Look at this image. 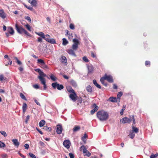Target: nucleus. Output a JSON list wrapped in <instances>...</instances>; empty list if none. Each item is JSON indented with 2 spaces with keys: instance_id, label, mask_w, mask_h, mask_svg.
I'll return each instance as SVG.
<instances>
[{
  "instance_id": "nucleus-16",
  "label": "nucleus",
  "mask_w": 158,
  "mask_h": 158,
  "mask_svg": "<svg viewBox=\"0 0 158 158\" xmlns=\"http://www.w3.org/2000/svg\"><path fill=\"white\" fill-rule=\"evenodd\" d=\"M86 89L87 92L91 94L92 92V88L91 86L89 85L86 87Z\"/></svg>"
},
{
  "instance_id": "nucleus-62",
  "label": "nucleus",
  "mask_w": 158,
  "mask_h": 158,
  "mask_svg": "<svg viewBox=\"0 0 158 158\" xmlns=\"http://www.w3.org/2000/svg\"><path fill=\"white\" fill-rule=\"evenodd\" d=\"M125 109L123 108V109H122V110H121L120 111V112L121 115H123V112L124 111V110Z\"/></svg>"
},
{
  "instance_id": "nucleus-29",
  "label": "nucleus",
  "mask_w": 158,
  "mask_h": 158,
  "mask_svg": "<svg viewBox=\"0 0 158 158\" xmlns=\"http://www.w3.org/2000/svg\"><path fill=\"white\" fill-rule=\"evenodd\" d=\"M63 40V43L62 44L64 45H67L68 43V41L65 38H63L62 39Z\"/></svg>"
},
{
  "instance_id": "nucleus-50",
  "label": "nucleus",
  "mask_w": 158,
  "mask_h": 158,
  "mask_svg": "<svg viewBox=\"0 0 158 158\" xmlns=\"http://www.w3.org/2000/svg\"><path fill=\"white\" fill-rule=\"evenodd\" d=\"M33 86L34 88L36 89H38L39 88V85L37 84L34 85H33Z\"/></svg>"
},
{
  "instance_id": "nucleus-20",
  "label": "nucleus",
  "mask_w": 158,
  "mask_h": 158,
  "mask_svg": "<svg viewBox=\"0 0 158 158\" xmlns=\"http://www.w3.org/2000/svg\"><path fill=\"white\" fill-rule=\"evenodd\" d=\"M117 98L113 97H111L109 98L108 100L112 102H117Z\"/></svg>"
},
{
  "instance_id": "nucleus-6",
  "label": "nucleus",
  "mask_w": 158,
  "mask_h": 158,
  "mask_svg": "<svg viewBox=\"0 0 158 158\" xmlns=\"http://www.w3.org/2000/svg\"><path fill=\"white\" fill-rule=\"evenodd\" d=\"M15 27L17 31L19 34H22L25 31V29L23 27H19L17 24L15 25Z\"/></svg>"
},
{
  "instance_id": "nucleus-31",
  "label": "nucleus",
  "mask_w": 158,
  "mask_h": 158,
  "mask_svg": "<svg viewBox=\"0 0 158 158\" xmlns=\"http://www.w3.org/2000/svg\"><path fill=\"white\" fill-rule=\"evenodd\" d=\"M80 129L79 126H75L73 129V131L74 132H76L78 131Z\"/></svg>"
},
{
  "instance_id": "nucleus-43",
  "label": "nucleus",
  "mask_w": 158,
  "mask_h": 158,
  "mask_svg": "<svg viewBox=\"0 0 158 158\" xmlns=\"http://www.w3.org/2000/svg\"><path fill=\"white\" fill-rule=\"evenodd\" d=\"M1 134L2 135H3V136L4 137H6L7 136V135H6V133L5 131H0V132Z\"/></svg>"
},
{
  "instance_id": "nucleus-14",
  "label": "nucleus",
  "mask_w": 158,
  "mask_h": 158,
  "mask_svg": "<svg viewBox=\"0 0 158 158\" xmlns=\"http://www.w3.org/2000/svg\"><path fill=\"white\" fill-rule=\"evenodd\" d=\"M12 141L14 145L17 147H18L19 146V143L18 142L17 139H12Z\"/></svg>"
},
{
  "instance_id": "nucleus-47",
  "label": "nucleus",
  "mask_w": 158,
  "mask_h": 158,
  "mask_svg": "<svg viewBox=\"0 0 158 158\" xmlns=\"http://www.w3.org/2000/svg\"><path fill=\"white\" fill-rule=\"evenodd\" d=\"M35 71L38 72L39 75L42 72V71L40 69H35Z\"/></svg>"
},
{
  "instance_id": "nucleus-54",
  "label": "nucleus",
  "mask_w": 158,
  "mask_h": 158,
  "mask_svg": "<svg viewBox=\"0 0 158 158\" xmlns=\"http://www.w3.org/2000/svg\"><path fill=\"white\" fill-rule=\"evenodd\" d=\"M25 19L28 20L30 22H31V20L29 16H27L25 18Z\"/></svg>"
},
{
  "instance_id": "nucleus-25",
  "label": "nucleus",
  "mask_w": 158,
  "mask_h": 158,
  "mask_svg": "<svg viewBox=\"0 0 158 158\" xmlns=\"http://www.w3.org/2000/svg\"><path fill=\"white\" fill-rule=\"evenodd\" d=\"M45 122L44 120H41L39 123V126L40 127H42L45 124Z\"/></svg>"
},
{
  "instance_id": "nucleus-15",
  "label": "nucleus",
  "mask_w": 158,
  "mask_h": 158,
  "mask_svg": "<svg viewBox=\"0 0 158 158\" xmlns=\"http://www.w3.org/2000/svg\"><path fill=\"white\" fill-rule=\"evenodd\" d=\"M28 2L32 6H36L37 5V2L36 0H28Z\"/></svg>"
},
{
  "instance_id": "nucleus-24",
  "label": "nucleus",
  "mask_w": 158,
  "mask_h": 158,
  "mask_svg": "<svg viewBox=\"0 0 158 158\" xmlns=\"http://www.w3.org/2000/svg\"><path fill=\"white\" fill-rule=\"evenodd\" d=\"M83 149V152L84 154L86 153L88 151L85 146L84 145H82L80 147V149Z\"/></svg>"
},
{
  "instance_id": "nucleus-27",
  "label": "nucleus",
  "mask_w": 158,
  "mask_h": 158,
  "mask_svg": "<svg viewBox=\"0 0 158 158\" xmlns=\"http://www.w3.org/2000/svg\"><path fill=\"white\" fill-rule=\"evenodd\" d=\"M89 73H91L93 70V68L92 65H89L88 66Z\"/></svg>"
},
{
  "instance_id": "nucleus-61",
  "label": "nucleus",
  "mask_w": 158,
  "mask_h": 158,
  "mask_svg": "<svg viewBox=\"0 0 158 158\" xmlns=\"http://www.w3.org/2000/svg\"><path fill=\"white\" fill-rule=\"evenodd\" d=\"M36 129L37 130V131L38 132H39L40 134H41V135H42L43 134V133L42 132L40 131L39 129H38L37 127H36Z\"/></svg>"
},
{
  "instance_id": "nucleus-55",
  "label": "nucleus",
  "mask_w": 158,
  "mask_h": 158,
  "mask_svg": "<svg viewBox=\"0 0 158 158\" xmlns=\"http://www.w3.org/2000/svg\"><path fill=\"white\" fill-rule=\"evenodd\" d=\"M24 147L26 149H28L29 148V145L28 144L26 143L24 145Z\"/></svg>"
},
{
  "instance_id": "nucleus-30",
  "label": "nucleus",
  "mask_w": 158,
  "mask_h": 158,
  "mask_svg": "<svg viewBox=\"0 0 158 158\" xmlns=\"http://www.w3.org/2000/svg\"><path fill=\"white\" fill-rule=\"evenodd\" d=\"M37 63L40 64L42 65L44 64V61L41 59H39L37 60Z\"/></svg>"
},
{
  "instance_id": "nucleus-52",
  "label": "nucleus",
  "mask_w": 158,
  "mask_h": 158,
  "mask_svg": "<svg viewBox=\"0 0 158 158\" xmlns=\"http://www.w3.org/2000/svg\"><path fill=\"white\" fill-rule=\"evenodd\" d=\"M24 33L26 35H27L29 36H31V35L28 33L25 30V31H24Z\"/></svg>"
},
{
  "instance_id": "nucleus-58",
  "label": "nucleus",
  "mask_w": 158,
  "mask_h": 158,
  "mask_svg": "<svg viewBox=\"0 0 158 158\" xmlns=\"http://www.w3.org/2000/svg\"><path fill=\"white\" fill-rule=\"evenodd\" d=\"M150 62L149 61H145V65L146 66H147L148 65H150Z\"/></svg>"
},
{
  "instance_id": "nucleus-9",
  "label": "nucleus",
  "mask_w": 158,
  "mask_h": 158,
  "mask_svg": "<svg viewBox=\"0 0 158 158\" xmlns=\"http://www.w3.org/2000/svg\"><path fill=\"white\" fill-rule=\"evenodd\" d=\"M56 127V132L58 134H60L62 133L63 130L61 125L60 124L57 125Z\"/></svg>"
},
{
  "instance_id": "nucleus-22",
  "label": "nucleus",
  "mask_w": 158,
  "mask_h": 158,
  "mask_svg": "<svg viewBox=\"0 0 158 158\" xmlns=\"http://www.w3.org/2000/svg\"><path fill=\"white\" fill-rule=\"evenodd\" d=\"M0 16L3 19L5 18L6 17L4 11L2 10H0Z\"/></svg>"
},
{
  "instance_id": "nucleus-41",
  "label": "nucleus",
  "mask_w": 158,
  "mask_h": 158,
  "mask_svg": "<svg viewBox=\"0 0 158 158\" xmlns=\"http://www.w3.org/2000/svg\"><path fill=\"white\" fill-rule=\"evenodd\" d=\"M24 6L27 8L29 10L32 11L33 10V8L32 7L30 6H27V5L26 4H24Z\"/></svg>"
},
{
  "instance_id": "nucleus-2",
  "label": "nucleus",
  "mask_w": 158,
  "mask_h": 158,
  "mask_svg": "<svg viewBox=\"0 0 158 158\" xmlns=\"http://www.w3.org/2000/svg\"><path fill=\"white\" fill-rule=\"evenodd\" d=\"M47 77L46 74L42 71L40 75L38 76V78L39 79L41 83L44 85V89L45 90L47 88V85L46 84V80L44 77Z\"/></svg>"
},
{
  "instance_id": "nucleus-28",
  "label": "nucleus",
  "mask_w": 158,
  "mask_h": 158,
  "mask_svg": "<svg viewBox=\"0 0 158 158\" xmlns=\"http://www.w3.org/2000/svg\"><path fill=\"white\" fill-rule=\"evenodd\" d=\"M132 131L135 133H137L138 132L139 129L136 127L134 126L132 127Z\"/></svg>"
},
{
  "instance_id": "nucleus-37",
  "label": "nucleus",
  "mask_w": 158,
  "mask_h": 158,
  "mask_svg": "<svg viewBox=\"0 0 158 158\" xmlns=\"http://www.w3.org/2000/svg\"><path fill=\"white\" fill-rule=\"evenodd\" d=\"M20 97L23 99L25 100L26 101L27 100V99L25 97V96L24 95V94L22 93H20Z\"/></svg>"
},
{
  "instance_id": "nucleus-8",
  "label": "nucleus",
  "mask_w": 158,
  "mask_h": 158,
  "mask_svg": "<svg viewBox=\"0 0 158 158\" xmlns=\"http://www.w3.org/2000/svg\"><path fill=\"white\" fill-rule=\"evenodd\" d=\"M105 79L107 80L109 82L112 83L113 81L112 77L111 75H108L105 74L104 76Z\"/></svg>"
},
{
  "instance_id": "nucleus-57",
  "label": "nucleus",
  "mask_w": 158,
  "mask_h": 158,
  "mask_svg": "<svg viewBox=\"0 0 158 158\" xmlns=\"http://www.w3.org/2000/svg\"><path fill=\"white\" fill-rule=\"evenodd\" d=\"M29 118L30 116L29 115H27L26 117V119L25 120V122L26 123H27L28 120L29 119Z\"/></svg>"
},
{
  "instance_id": "nucleus-7",
  "label": "nucleus",
  "mask_w": 158,
  "mask_h": 158,
  "mask_svg": "<svg viewBox=\"0 0 158 158\" xmlns=\"http://www.w3.org/2000/svg\"><path fill=\"white\" fill-rule=\"evenodd\" d=\"M63 144L67 149H69L70 147L71 144L69 140H65L64 141Z\"/></svg>"
},
{
  "instance_id": "nucleus-40",
  "label": "nucleus",
  "mask_w": 158,
  "mask_h": 158,
  "mask_svg": "<svg viewBox=\"0 0 158 158\" xmlns=\"http://www.w3.org/2000/svg\"><path fill=\"white\" fill-rule=\"evenodd\" d=\"M123 93L121 92H119L117 94V97L118 99L120 100V97L122 95Z\"/></svg>"
},
{
  "instance_id": "nucleus-5",
  "label": "nucleus",
  "mask_w": 158,
  "mask_h": 158,
  "mask_svg": "<svg viewBox=\"0 0 158 158\" xmlns=\"http://www.w3.org/2000/svg\"><path fill=\"white\" fill-rule=\"evenodd\" d=\"M69 96L71 99L74 102L77 100V96L75 92L70 94Z\"/></svg>"
},
{
  "instance_id": "nucleus-64",
  "label": "nucleus",
  "mask_w": 158,
  "mask_h": 158,
  "mask_svg": "<svg viewBox=\"0 0 158 158\" xmlns=\"http://www.w3.org/2000/svg\"><path fill=\"white\" fill-rule=\"evenodd\" d=\"M82 98L81 97H80L79 99L78 102L80 103H82Z\"/></svg>"
},
{
  "instance_id": "nucleus-23",
  "label": "nucleus",
  "mask_w": 158,
  "mask_h": 158,
  "mask_svg": "<svg viewBox=\"0 0 158 158\" xmlns=\"http://www.w3.org/2000/svg\"><path fill=\"white\" fill-rule=\"evenodd\" d=\"M61 62L63 63H66L67 62V60L66 57L64 56H62L60 60Z\"/></svg>"
},
{
  "instance_id": "nucleus-17",
  "label": "nucleus",
  "mask_w": 158,
  "mask_h": 158,
  "mask_svg": "<svg viewBox=\"0 0 158 158\" xmlns=\"http://www.w3.org/2000/svg\"><path fill=\"white\" fill-rule=\"evenodd\" d=\"M27 107V104L25 103H24L22 106L23 112V113H24L26 112Z\"/></svg>"
},
{
  "instance_id": "nucleus-46",
  "label": "nucleus",
  "mask_w": 158,
  "mask_h": 158,
  "mask_svg": "<svg viewBox=\"0 0 158 158\" xmlns=\"http://www.w3.org/2000/svg\"><path fill=\"white\" fill-rule=\"evenodd\" d=\"M15 59L17 61V63L19 65H21L22 64L21 62L19 61L17 57H15Z\"/></svg>"
},
{
  "instance_id": "nucleus-45",
  "label": "nucleus",
  "mask_w": 158,
  "mask_h": 158,
  "mask_svg": "<svg viewBox=\"0 0 158 158\" xmlns=\"http://www.w3.org/2000/svg\"><path fill=\"white\" fill-rule=\"evenodd\" d=\"M29 156L32 158H36L35 156L33 153H29Z\"/></svg>"
},
{
  "instance_id": "nucleus-48",
  "label": "nucleus",
  "mask_w": 158,
  "mask_h": 158,
  "mask_svg": "<svg viewBox=\"0 0 158 158\" xmlns=\"http://www.w3.org/2000/svg\"><path fill=\"white\" fill-rule=\"evenodd\" d=\"M91 155V153L88 151L87 152H86V153H85L84 154V156H86L88 157H89Z\"/></svg>"
},
{
  "instance_id": "nucleus-4",
  "label": "nucleus",
  "mask_w": 158,
  "mask_h": 158,
  "mask_svg": "<svg viewBox=\"0 0 158 158\" xmlns=\"http://www.w3.org/2000/svg\"><path fill=\"white\" fill-rule=\"evenodd\" d=\"M132 121L131 116H130V118L124 117L120 120V122L123 123H130Z\"/></svg>"
},
{
  "instance_id": "nucleus-35",
  "label": "nucleus",
  "mask_w": 158,
  "mask_h": 158,
  "mask_svg": "<svg viewBox=\"0 0 158 158\" xmlns=\"http://www.w3.org/2000/svg\"><path fill=\"white\" fill-rule=\"evenodd\" d=\"M129 135L130 136V138L132 139L135 137V133L131 131Z\"/></svg>"
},
{
  "instance_id": "nucleus-34",
  "label": "nucleus",
  "mask_w": 158,
  "mask_h": 158,
  "mask_svg": "<svg viewBox=\"0 0 158 158\" xmlns=\"http://www.w3.org/2000/svg\"><path fill=\"white\" fill-rule=\"evenodd\" d=\"M50 79L54 81H55L56 80V77L52 74H51L50 76Z\"/></svg>"
},
{
  "instance_id": "nucleus-56",
  "label": "nucleus",
  "mask_w": 158,
  "mask_h": 158,
  "mask_svg": "<svg viewBox=\"0 0 158 158\" xmlns=\"http://www.w3.org/2000/svg\"><path fill=\"white\" fill-rule=\"evenodd\" d=\"M69 156L70 158H74V155L73 153H69Z\"/></svg>"
},
{
  "instance_id": "nucleus-42",
  "label": "nucleus",
  "mask_w": 158,
  "mask_h": 158,
  "mask_svg": "<svg viewBox=\"0 0 158 158\" xmlns=\"http://www.w3.org/2000/svg\"><path fill=\"white\" fill-rule=\"evenodd\" d=\"M82 59L85 62H88L89 61V60L85 56H83L82 58Z\"/></svg>"
},
{
  "instance_id": "nucleus-3",
  "label": "nucleus",
  "mask_w": 158,
  "mask_h": 158,
  "mask_svg": "<svg viewBox=\"0 0 158 158\" xmlns=\"http://www.w3.org/2000/svg\"><path fill=\"white\" fill-rule=\"evenodd\" d=\"M52 86L54 89L57 88L59 90H61L64 88V86L62 85H60L57 82L52 83Z\"/></svg>"
},
{
  "instance_id": "nucleus-32",
  "label": "nucleus",
  "mask_w": 158,
  "mask_h": 158,
  "mask_svg": "<svg viewBox=\"0 0 158 158\" xmlns=\"http://www.w3.org/2000/svg\"><path fill=\"white\" fill-rule=\"evenodd\" d=\"M78 44H74L72 45V48L73 50H76L78 48Z\"/></svg>"
},
{
  "instance_id": "nucleus-13",
  "label": "nucleus",
  "mask_w": 158,
  "mask_h": 158,
  "mask_svg": "<svg viewBox=\"0 0 158 158\" xmlns=\"http://www.w3.org/2000/svg\"><path fill=\"white\" fill-rule=\"evenodd\" d=\"M8 32L11 35H13L14 33V31L11 27H9L8 28L7 30Z\"/></svg>"
},
{
  "instance_id": "nucleus-11",
  "label": "nucleus",
  "mask_w": 158,
  "mask_h": 158,
  "mask_svg": "<svg viewBox=\"0 0 158 158\" xmlns=\"http://www.w3.org/2000/svg\"><path fill=\"white\" fill-rule=\"evenodd\" d=\"M45 40L49 43L52 44H55L56 43V41L55 39L53 38L50 39L48 38H46Z\"/></svg>"
},
{
  "instance_id": "nucleus-63",
  "label": "nucleus",
  "mask_w": 158,
  "mask_h": 158,
  "mask_svg": "<svg viewBox=\"0 0 158 158\" xmlns=\"http://www.w3.org/2000/svg\"><path fill=\"white\" fill-rule=\"evenodd\" d=\"M46 19H47V21H48V22L49 23H51V21H50V18L49 17H47L46 18Z\"/></svg>"
},
{
  "instance_id": "nucleus-1",
  "label": "nucleus",
  "mask_w": 158,
  "mask_h": 158,
  "mask_svg": "<svg viewBox=\"0 0 158 158\" xmlns=\"http://www.w3.org/2000/svg\"><path fill=\"white\" fill-rule=\"evenodd\" d=\"M97 116L100 120L105 121L108 119L109 114L107 112L102 110L98 112Z\"/></svg>"
},
{
  "instance_id": "nucleus-33",
  "label": "nucleus",
  "mask_w": 158,
  "mask_h": 158,
  "mask_svg": "<svg viewBox=\"0 0 158 158\" xmlns=\"http://www.w3.org/2000/svg\"><path fill=\"white\" fill-rule=\"evenodd\" d=\"M87 137V135L86 134H84V135L82 137L81 139L85 143H86V140L85 139Z\"/></svg>"
},
{
  "instance_id": "nucleus-49",
  "label": "nucleus",
  "mask_w": 158,
  "mask_h": 158,
  "mask_svg": "<svg viewBox=\"0 0 158 158\" xmlns=\"http://www.w3.org/2000/svg\"><path fill=\"white\" fill-rule=\"evenodd\" d=\"M5 146V144L3 142L0 141V148L2 147H4Z\"/></svg>"
},
{
  "instance_id": "nucleus-38",
  "label": "nucleus",
  "mask_w": 158,
  "mask_h": 158,
  "mask_svg": "<svg viewBox=\"0 0 158 158\" xmlns=\"http://www.w3.org/2000/svg\"><path fill=\"white\" fill-rule=\"evenodd\" d=\"M105 77H104V76L102 77L101 79H100V81L103 84H104L105 86H107V85L106 84H104V80H105V79L104 78Z\"/></svg>"
},
{
  "instance_id": "nucleus-10",
  "label": "nucleus",
  "mask_w": 158,
  "mask_h": 158,
  "mask_svg": "<svg viewBox=\"0 0 158 158\" xmlns=\"http://www.w3.org/2000/svg\"><path fill=\"white\" fill-rule=\"evenodd\" d=\"M67 52L71 56L76 57V55L75 54V53L74 51V50H73L72 49H68L67 50Z\"/></svg>"
},
{
  "instance_id": "nucleus-18",
  "label": "nucleus",
  "mask_w": 158,
  "mask_h": 158,
  "mask_svg": "<svg viewBox=\"0 0 158 158\" xmlns=\"http://www.w3.org/2000/svg\"><path fill=\"white\" fill-rule=\"evenodd\" d=\"M35 33L38 35L40 36L41 37H42L45 40V39L46 38H45V35H44V34L42 32H35Z\"/></svg>"
},
{
  "instance_id": "nucleus-26",
  "label": "nucleus",
  "mask_w": 158,
  "mask_h": 158,
  "mask_svg": "<svg viewBox=\"0 0 158 158\" xmlns=\"http://www.w3.org/2000/svg\"><path fill=\"white\" fill-rule=\"evenodd\" d=\"M70 83L74 87H76L77 86L76 82L74 80H71Z\"/></svg>"
},
{
  "instance_id": "nucleus-59",
  "label": "nucleus",
  "mask_w": 158,
  "mask_h": 158,
  "mask_svg": "<svg viewBox=\"0 0 158 158\" xmlns=\"http://www.w3.org/2000/svg\"><path fill=\"white\" fill-rule=\"evenodd\" d=\"M132 120L133 121V123L134 124H135V119L134 117V115H132L131 116Z\"/></svg>"
},
{
  "instance_id": "nucleus-60",
  "label": "nucleus",
  "mask_w": 158,
  "mask_h": 158,
  "mask_svg": "<svg viewBox=\"0 0 158 158\" xmlns=\"http://www.w3.org/2000/svg\"><path fill=\"white\" fill-rule=\"evenodd\" d=\"M34 101H35V102L36 103V104L37 105H39V106H40V103L37 100L35 99V100H34Z\"/></svg>"
},
{
  "instance_id": "nucleus-44",
  "label": "nucleus",
  "mask_w": 158,
  "mask_h": 158,
  "mask_svg": "<svg viewBox=\"0 0 158 158\" xmlns=\"http://www.w3.org/2000/svg\"><path fill=\"white\" fill-rule=\"evenodd\" d=\"M25 26L27 28L29 31H31V27L30 26L29 24H27L25 25Z\"/></svg>"
},
{
  "instance_id": "nucleus-21",
  "label": "nucleus",
  "mask_w": 158,
  "mask_h": 158,
  "mask_svg": "<svg viewBox=\"0 0 158 158\" xmlns=\"http://www.w3.org/2000/svg\"><path fill=\"white\" fill-rule=\"evenodd\" d=\"M93 83L94 84V85L98 88L99 89H101V87L100 85H99L98 84V83L94 79L93 80Z\"/></svg>"
},
{
  "instance_id": "nucleus-51",
  "label": "nucleus",
  "mask_w": 158,
  "mask_h": 158,
  "mask_svg": "<svg viewBox=\"0 0 158 158\" xmlns=\"http://www.w3.org/2000/svg\"><path fill=\"white\" fill-rule=\"evenodd\" d=\"M73 42L74 43V44H78V41L77 39H73Z\"/></svg>"
},
{
  "instance_id": "nucleus-36",
  "label": "nucleus",
  "mask_w": 158,
  "mask_h": 158,
  "mask_svg": "<svg viewBox=\"0 0 158 158\" xmlns=\"http://www.w3.org/2000/svg\"><path fill=\"white\" fill-rule=\"evenodd\" d=\"M6 79V77H4L3 75H0V81H2L3 80H5Z\"/></svg>"
},
{
  "instance_id": "nucleus-53",
  "label": "nucleus",
  "mask_w": 158,
  "mask_h": 158,
  "mask_svg": "<svg viewBox=\"0 0 158 158\" xmlns=\"http://www.w3.org/2000/svg\"><path fill=\"white\" fill-rule=\"evenodd\" d=\"M69 27L72 30H73L74 29V25L73 24H70Z\"/></svg>"
},
{
  "instance_id": "nucleus-12",
  "label": "nucleus",
  "mask_w": 158,
  "mask_h": 158,
  "mask_svg": "<svg viewBox=\"0 0 158 158\" xmlns=\"http://www.w3.org/2000/svg\"><path fill=\"white\" fill-rule=\"evenodd\" d=\"M94 108L91 111V113L92 114H94L98 110V106H96L95 104H94L93 105Z\"/></svg>"
},
{
  "instance_id": "nucleus-19",
  "label": "nucleus",
  "mask_w": 158,
  "mask_h": 158,
  "mask_svg": "<svg viewBox=\"0 0 158 158\" xmlns=\"http://www.w3.org/2000/svg\"><path fill=\"white\" fill-rule=\"evenodd\" d=\"M67 91L70 93H72L75 92L74 90L70 86H67Z\"/></svg>"
},
{
  "instance_id": "nucleus-39",
  "label": "nucleus",
  "mask_w": 158,
  "mask_h": 158,
  "mask_svg": "<svg viewBox=\"0 0 158 158\" xmlns=\"http://www.w3.org/2000/svg\"><path fill=\"white\" fill-rule=\"evenodd\" d=\"M43 129L46 131H51V128L50 127H48L47 126H44Z\"/></svg>"
}]
</instances>
